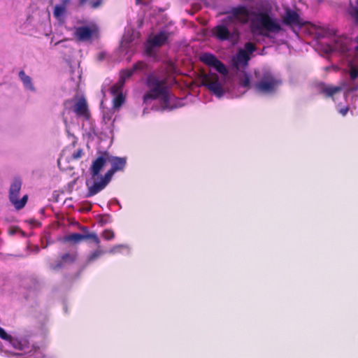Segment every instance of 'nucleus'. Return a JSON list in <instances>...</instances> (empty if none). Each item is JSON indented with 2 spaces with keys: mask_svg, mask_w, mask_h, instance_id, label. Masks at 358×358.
Returning <instances> with one entry per match:
<instances>
[{
  "mask_svg": "<svg viewBox=\"0 0 358 358\" xmlns=\"http://www.w3.org/2000/svg\"><path fill=\"white\" fill-rule=\"evenodd\" d=\"M270 9H263L262 12H250L245 6H238L233 7L229 12L231 17L242 24H246L250 20L251 16L255 17L256 20H251L253 26L255 21L260 22L262 28L269 31L278 32L281 30V27L270 15Z\"/></svg>",
  "mask_w": 358,
  "mask_h": 358,
  "instance_id": "f257e3e1",
  "label": "nucleus"
},
{
  "mask_svg": "<svg viewBox=\"0 0 358 358\" xmlns=\"http://www.w3.org/2000/svg\"><path fill=\"white\" fill-rule=\"evenodd\" d=\"M255 80L252 84L254 90L262 94H272L281 85L282 82L268 70H255Z\"/></svg>",
  "mask_w": 358,
  "mask_h": 358,
  "instance_id": "f03ea898",
  "label": "nucleus"
},
{
  "mask_svg": "<svg viewBox=\"0 0 358 358\" xmlns=\"http://www.w3.org/2000/svg\"><path fill=\"white\" fill-rule=\"evenodd\" d=\"M146 85L150 89L143 95V102L155 100L160 96L166 99L168 89L166 80H160L154 75H149L146 78Z\"/></svg>",
  "mask_w": 358,
  "mask_h": 358,
  "instance_id": "7ed1b4c3",
  "label": "nucleus"
},
{
  "mask_svg": "<svg viewBox=\"0 0 358 358\" xmlns=\"http://www.w3.org/2000/svg\"><path fill=\"white\" fill-rule=\"evenodd\" d=\"M202 85L206 86L217 97H222L224 91L219 80V76L215 73H205L202 76Z\"/></svg>",
  "mask_w": 358,
  "mask_h": 358,
  "instance_id": "20e7f679",
  "label": "nucleus"
},
{
  "mask_svg": "<svg viewBox=\"0 0 358 358\" xmlns=\"http://www.w3.org/2000/svg\"><path fill=\"white\" fill-rule=\"evenodd\" d=\"M199 60L204 64L215 68L222 75L226 76L228 73L225 65L212 53L203 52L201 54Z\"/></svg>",
  "mask_w": 358,
  "mask_h": 358,
  "instance_id": "39448f33",
  "label": "nucleus"
},
{
  "mask_svg": "<svg viewBox=\"0 0 358 358\" xmlns=\"http://www.w3.org/2000/svg\"><path fill=\"white\" fill-rule=\"evenodd\" d=\"M93 180L94 182L92 185H90L88 182H86V185L88 188L86 194V197L87 198L94 196L103 190L111 180V178L105 173L104 176L96 178Z\"/></svg>",
  "mask_w": 358,
  "mask_h": 358,
  "instance_id": "423d86ee",
  "label": "nucleus"
},
{
  "mask_svg": "<svg viewBox=\"0 0 358 358\" xmlns=\"http://www.w3.org/2000/svg\"><path fill=\"white\" fill-rule=\"evenodd\" d=\"M108 159L109 155L108 152H105L93 161L90 167V172L93 180H95L96 178H99V173Z\"/></svg>",
  "mask_w": 358,
  "mask_h": 358,
  "instance_id": "0eeeda50",
  "label": "nucleus"
},
{
  "mask_svg": "<svg viewBox=\"0 0 358 358\" xmlns=\"http://www.w3.org/2000/svg\"><path fill=\"white\" fill-rule=\"evenodd\" d=\"M282 22L289 27L296 26L302 27L305 24L299 15L296 11L291 9L286 10L285 15L282 17Z\"/></svg>",
  "mask_w": 358,
  "mask_h": 358,
  "instance_id": "6e6552de",
  "label": "nucleus"
},
{
  "mask_svg": "<svg viewBox=\"0 0 358 358\" xmlns=\"http://www.w3.org/2000/svg\"><path fill=\"white\" fill-rule=\"evenodd\" d=\"M108 161L110 162L111 168L106 173V174L111 179L115 172L123 171L127 164V159L125 157L109 156V159Z\"/></svg>",
  "mask_w": 358,
  "mask_h": 358,
  "instance_id": "1a4fd4ad",
  "label": "nucleus"
},
{
  "mask_svg": "<svg viewBox=\"0 0 358 358\" xmlns=\"http://www.w3.org/2000/svg\"><path fill=\"white\" fill-rule=\"evenodd\" d=\"M96 32V27L91 28L87 26H82L76 29L74 36L78 41H87L90 40Z\"/></svg>",
  "mask_w": 358,
  "mask_h": 358,
  "instance_id": "9d476101",
  "label": "nucleus"
},
{
  "mask_svg": "<svg viewBox=\"0 0 358 358\" xmlns=\"http://www.w3.org/2000/svg\"><path fill=\"white\" fill-rule=\"evenodd\" d=\"M73 110L78 117H83L86 120L90 119V113L85 98L82 97L76 102Z\"/></svg>",
  "mask_w": 358,
  "mask_h": 358,
  "instance_id": "9b49d317",
  "label": "nucleus"
},
{
  "mask_svg": "<svg viewBox=\"0 0 358 358\" xmlns=\"http://www.w3.org/2000/svg\"><path fill=\"white\" fill-rule=\"evenodd\" d=\"M212 35L220 41L229 40L231 32L229 29L223 24H218L212 29Z\"/></svg>",
  "mask_w": 358,
  "mask_h": 358,
  "instance_id": "f8f14e48",
  "label": "nucleus"
},
{
  "mask_svg": "<svg viewBox=\"0 0 358 358\" xmlns=\"http://www.w3.org/2000/svg\"><path fill=\"white\" fill-rule=\"evenodd\" d=\"M21 187V180L20 178H15L12 182L9 189V200L11 203H13L17 199H18Z\"/></svg>",
  "mask_w": 358,
  "mask_h": 358,
  "instance_id": "ddd939ff",
  "label": "nucleus"
},
{
  "mask_svg": "<svg viewBox=\"0 0 358 358\" xmlns=\"http://www.w3.org/2000/svg\"><path fill=\"white\" fill-rule=\"evenodd\" d=\"M169 38V34L165 31H160L155 34L152 38L148 41V43L151 44L152 46L162 47L164 45Z\"/></svg>",
  "mask_w": 358,
  "mask_h": 358,
  "instance_id": "4468645a",
  "label": "nucleus"
},
{
  "mask_svg": "<svg viewBox=\"0 0 358 358\" xmlns=\"http://www.w3.org/2000/svg\"><path fill=\"white\" fill-rule=\"evenodd\" d=\"M342 90L343 87L341 86L322 85L321 87V93L327 98L333 97L334 95L341 92Z\"/></svg>",
  "mask_w": 358,
  "mask_h": 358,
  "instance_id": "2eb2a0df",
  "label": "nucleus"
},
{
  "mask_svg": "<svg viewBox=\"0 0 358 358\" xmlns=\"http://www.w3.org/2000/svg\"><path fill=\"white\" fill-rule=\"evenodd\" d=\"M61 2L59 4H57L55 6L54 8V16L56 18H59L62 15H64L66 10V7L70 3V0H60Z\"/></svg>",
  "mask_w": 358,
  "mask_h": 358,
  "instance_id": "dca6fc26",
  "label": "nucleus"
},
{
  "mask_svg": "<svg viewBox=\"0 0 358 358\" xmlns=\"http://www.w3.org/2000/svg\"><path fill=\"white\" fill-rule=\"evenodd\" d=\"M8 342L16 350H26L27 348H29L28 342L25 339H19L12 336L11 339H10Z\"/></svg>",
  "mask_w": 358,
  "mask_h": 358,
  "instance_id": "f3484780",
  "label": "nucleus"
},
{
  "mask_svg": "<svg viewBox=\"0 0 358 358\" xmlns=\"http://www.w3.org/2000/svg\"><path fill=\"white\" fill-rule=\"evenodd\" d=\"M19 77L24 85V87L26 89H28L32 92L35 91V87H34V85L32 84V80H31V77L26 75V73H24V71L22 70L19 72Z\"/></svg>",
  "mask_w": 358,
  "mask_h": 358,
  "instance_id": "a211bd4d",
  "label": "nucleus"
},
{
  "mask_svg": "<svg viewBox=\"0 0 358 358\" xmlns=\"http://www.w3.org/2000/svg\"><path fill=\"white\" fill-rule=\"evenodd\" d=\"M85 234H84V240H89L93 242L96 246L100 245L101 241L98 235L95 232H89L87 227L81 229Z\"/></svg>",
  "mask_w": 358,
  "mask_h": 358,
  "instance_id": "6ab92c4d",
  "label": "nucleus"
},
{
  "mask_svg": "<svg viewBox=\"0 0 358 358\" xmlns=\"http://www.w3.org/2000/svg\"><path fill=\"white\" fill-rule=\"evenodd\" d=\"M28 353L30 358H46L43 350L38 346L34 345L31 346V349L28 351Z\"/></svg>",
  "mask_w": 358,
  "mask_h": 358,
  "instance_id": "aec40b11",
  "label": "nucleus"
},
{
  "mask_svg": "<svg viewBox=\"0 0 358 358\" xmlns=\"http://www.w3.org/2000/svg\"><path fill=\"white\" fill-rule=\"evenodd\" d=\"M84 240V234L73 233L64 237L65 242L78 243Z\"/></svg>",
  "mask_w": 358,
  "mask_h": 358,
  "instance_id": "412c9836",
  "label": "nucleus"
},
{
  "mask_svg": "<svg viewBox=\"0 0 358 358\" xmlns=\"http://www.w3.org/2000/svg\"><path fill=\"white\" fill-rule=\"evenodd\" d=\"M105 251L100 248V245L97 246L96 250H95L94 252H92L87 257V263H92L96 259H97L99 257H100L101 255L105 254Z\"/></svg>",
  "mask_w": 358,
  "mask_h": 358,
  "instance_id": "4be33fe9",
  "label": "nucleus"
},
{
  "mask_svg": "<svg viewBox=\"0 0 358 358\" xmlns=\"http://www.w3.org/2000/svg\"><path fill=\"white\" fill-rule=\"evenodd\" d=\"M124 84L122 81L117 80V83L113 84L110 88V93L115 96L116 94H122Z\"/></svg>",
  "mask_w": 358,
  "mask_h": 358,
  "instance_id": "5701e85b",
  "label": "nucleus"
},
{
  "mask_svg": "<svg viewBox=\"0 0 358 358\" xmlns=\"http://www.w3.org/2000/svg\"><path fill=\"white\" fill-rule=\"evenodd\" d=\"M348 13L356 23H358V0H356V5L350 3Z\"/></svg>",
  "mask_w": 358,
  "mask_h": 358,
  "instance_id": "b1692460",
  "label": "nucleus"
},
{
  "mask_svg": "<svg viewBox=\"0 0 358 358\" xmlns=\"http://www.w3.org/2000/svg\"><path fill=\"white\" fill-rule=\"evenodd\" d=\"M134 73V70L131 69H123L120 72V78L119 80L122 81L124 84H125V81L127 78H129Z\"/></svg>",
  "mask_w": 358,
  "mask_h": 358,
  "instance_id": "393cba45",
  "label": "nucleus"
},
{
  "mask_svg": "<svg viewBox=\"0 0 358 358\" xmlns=\"http://www.w3.org/2000/svg\"><path fill=\"white\" fill-rule=\"evenodd\" d=\"M113 105L114 108H120L125 101V96L122 94L113 96Z\"/></svg>",
  "mask_w": 358,
  "mask_h": 358,
  "instance_id": "a878e982",
  "label": "nucleus"
},
{
  "mask_svg": "<svg viewBox=\"0 0 358 358\" xmlns=\"http://www.w3.org/2000/svg\"><path fill=\"white\" fill-rule=\"evenodd\" d=\"M27 201H28V195L26 194V195H24L20 200L17 199L12 203L13 204V206H15L16 210H20L25 206Z\"/></svg>",
  "mask_w": 358,
  "mask_h": 358,
  "instance_id": "bb28decb",
  "label": "nucleus"
},
{
  "mask_svg": "<svg viewBox=\"0 0 358 358\" xmlns=\"http://www.w3.org/2000/svg\"><path fill=\"white\" fill-rule=\"evenodd\" d=\"M239 85L245 88H250L251 87L250 78L247 73H244L239 78Z\"/></svg>",
  "mask_w": 358,
  "mask_h": 358,
  "instance_id": "cd10ccee",
  "label": "nucleus"
},
{
  "mask_svg": "<svg viewBox=\"0 0 358 358\" xmlns=\"http://www.w3.org/2000/svg\"><path fill=\"white\" fill-rule=\"evenodd\" d=\"M250 59V55L243 50H240L237 54V60L241 63H247Z\"/></svg>",
  "mask_w": 358,
  "mask_h": 358,
  "instance_id": "c85d7f7f",
  "label": "nucleus"
},
{
  "mask_svg": "<svg viewBox=\"0 0 358 358\" xmlns=\"http://www.w3.org/2000/svg\"><path fill=\"white\" fill-rule=\"evenodd\" d=\"M76 259V255L74 254L65 253L61 256V260L63 263H73Z\"/></svg>",
  "mask_w": 358,
  "mask_h": 358,
  "instance_id": "c756f323",
  "label": "nucleus"
},
{
  "mask_svg": "<svg viewBox=\"0 0 358 358\" xmlns=\"http://www.w3.org/2000/svg\"><path fill=\"white\" fill-rule=\"evenodd\" d=\"M101 237L106 241H110L115 238V233L111 229H105L101 233Z\"/></svg>",
  "mask_w": 358,
  "mask_h": 358,
  "instance_id": "7c9ffc66",
  "label": "nucleus"
},
{
  "mask_svg": "<svg viewBox=\"0 0 358 358\" xmlns=\"http://www.w3.org/2000/svg\"><path fill=\"white\" fill-rule=\"evenodd\" d=\"M245 50L244 51L247 52L248 54L250 55V54H252L253 52L256 50V46L254 43L251 42H247L245 44Z\"/></svg>",
  "mask_w": 358,
  "mask_h": 358,
  "instance_id": "2f4dec72",
  "label": "nucleus"
},
{
  "mask_svg": "<svg viewBox=\"0 0 358 358\" xmlns=\"http://www.w3.org/2000/svg\"><path fill=\"white\" fill-rule=\"evenodd\" d=\"M145 67H146V64L145 62H143L142 61H138L133 65L132 69L135 72L137 71L143 70V69H145Z\"/></svg>",
  "mask_w": 358,
  "mask_h": 358,
  "instance_id": "473e14b6",
  "label": "nucleus"
},
{
  "mask_svg": "<svg viewBox=\"0 0 358 358\" xmlns=\"http://www.w3.org/2000/svg\"><path fill=\"white\" fill-rule=\"evenodd\" d=\"M83 155H84L83 150L81 148H79L72 153L71 159L73 160H78V159H80L81 157H83Z\"/></svg>",
  "mask_w": 358,
  "mask_h": 358,
  "instance_id": "72a5a7b5",
  "label": "nucleus"
},
{
  "mask_svg": "<svg viewBox=\"0 0 358 358\" xmlns=\"http://www.w3.org/2000/svg\"><path fill=\"white\" fill-rule=\"evenodd\" d=\"M110 217L107 215H101L99 220V224L101 226H103L109 222H110Z\"/></svg>",
  "mask_w": 358,
  "mask_h": 358,
  "instance_id": "f704fd0d",
  "label": "nucleus"
},
{
  "mask_svg": "<svg viewBox=\"0 0 358 358\" xmlns=\"http://www.w3.org/2000/svg\"><path fill=\"white\" fill-rule=\"evenodd\" d=\"M12 336L8 334L6 331L0 327V338L4 341H9Z\"/></svg>",
  "mask_w": 358,
  "mask_h": 358,
  "instance_id": "c9c22d12",
  "label": "nucleus"
},
{
  "mask_svg": "<svg viewBox=\"0 0 358 358\" xmlns=\"http://www.w3.org/2000/svg\"><path fill=\"white\" fill-rule=\"evenodd\" d=\"M350 76L352 80H355L356 78H357L358 69L355 66H352L350 70Z\"/></svg>",
  "mask_w": 358,
  "mask_h": 358,
  "instance_id": "e433bc0d",
  "label": "nucleus"
},
{
  "mask_svg": "<svg viewBox=\"0 0 358 358\" xmlns=\"http://www.w3.org/2000/svg\"><path fill=\"white\" fill-rule=\"evenodd\" d=\"M63 267V262L58 261L55 264L50 266V268L54 271H57Z\"/></svg>",
  "mask_w": 358,
  "mask_h": 358,
  "instance_id": "4c0bfd02",
  "label": "nucleus"
},
{
  "mask_svg": "<svg viewBox=\"0 0 358 358\" xmlns=\"http://www.w3.org/2000/svg\"><path fill=\"white\" fill-rule=\"evenodd\" d=\"M155 46H152L151 44L148 43V45L146 46L145 52L147 55H151L152 52V48Z\"/></svg>",
  "mask_w": 358,
  "mask_h": 358,
  "instance_id": "58836bf2",
  "label": "nucleus"
},
{
  "mask_svg": "<svg viewBox=\"0 0 358 358\" xmlns=\"http://www.w3.org/2000/svg\"><path fill=\"white\" fill-rule=\"evenodd\" d=\"M90 3H91L92 8H97L100 5L101 1L100 0H97L96 1L91 2Z\"/></svg>",
  "mask_w": 358,
  "mask_h": 358,
  "instance_id": "ea45409f",
  "label": "nucleus"
},
{
  "mask_svg": "<svg viewBox=\"0 0 358 358\" xmlns=\"http://www.w3.org/2000/svg\"><path fill=\"white\" fill-rule=\"evenodd\" d=\"M348 110H349V108L348 107H345V108H341L339 112L343 116H345L348 113Z\"/></svg>",
  "mask_w": 358,
  "mask_h": 358,
  "instance_id": "a19ab883",
  "label": "nucleus"
},
{
  "mask_svg": "<svg viewBox=\"0 0 358 358\" xmlns=\"http://www.w3.org/2000/svg\"><path fill=\"white\" fill-rule=\"evenodd\" d=\"M17 229V228H13L11 231H10V234H14L15 233V230Z\"/></svg>",
  "mask_w": 358,
  "mask_h": 358,
  "instance_id": "79ce46f5",
  "label": "nucleus"
},
{
  "mask_svg": "<svg viewBox=\"0 0 358 358\" xmlns=\"http://www.w3.org/2000/svg\"><path fill=\"white\" fill-rule=\"evenodd\" d=\"M142 0H136V4H140L141 3Z\"/></svg>",
  "mask_w": 358,
  "mask_h": 358,
  "instance_id": "37998d69",
  "label": "nucleus"
},
{
  "mask_svg": "<svg viewBox=\"0 0 358 358\" xmlns=\"http://www.w3.org/2000/svg\"><path fill=\"white\" fill-rule=\"evenodd\" d=\"M357 41H358V40H357Z\"/></svg>",
  "mask_w": 358,
  "mask_h": 358,
  "instance_id": "c03bdc74",
  "label": "nucleus"
}]
</instances>
